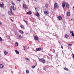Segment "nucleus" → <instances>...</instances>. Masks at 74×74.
Returning <instances> with one entry per match:
<instances>
[{
    "label": "nucleus",
    "mask_w": 74,
    "mask_h": 74,
    "mask_svg": "<svg viewBox=\"0 0 74 74\" xmlns=\"http://www.w3.org/2000/svg\"><path fill=\"white\" fill-rule=\"evenodd\" d=\"M39 60L40 62L42 63L43 64L45 63L46 61L44 58L39 59Z\"/></svg>",
    "instance_id": "f257e3e1"
},
{
    "label": "nucleus",
    "mask_w": 74,
    "mask_h": 74,
    "mask_svg": "<svg viewBox=\"0 0 74 74\" xmlns=\"http://www.w3.org/2000/svg\"><path fill=\"white\" fill-rule=\"evenodd\" d=\"M59 7V5H58V3H55L54 8V9H55V8H58Z\"/></svg>",
    "instance_id": "f03ea898"
},
{
    "label": "nucleus",
    "mask_w": 74,
    "mask_h": 74,
    "mask_svg": "<svg viewBox=\"0 0 74 74\" xmlns=\"http://www.w3.org/2000/svg\"><path fill=\"white\" fill-rule=\"evenodd\" d=\"M12 10H14V11H15L16 10V8L14 6H12L11 8H10V11H12Z\"/></svg>",
    "instance_id": "7ed1b4c3"
},
{
    "label": "nucleus",
    "mask_w": 74,
    "mask_h": 74,
    "mask_svg": "<svg viewBox=\"0 0 74 74\" xmlns=\"http://www.w3.org/2000/svg\"><path fill=\"white\" fill-rule=\"evenodd\" d=\"M65 2L63 1L62 4V7L64 8V7H65Z\"/></svg>",
    "instance_id": "20e7f679"
},
{
    "label": "nucleus",
    "mask_w": 74,
    "mask_h": 74,
    "mask_svg": "<svg viewBox=\"0 0 74 74\" xmlns=\"http://www.w3.org/2000/svg\"><path fill=\"white\" fill-rule=\"evenodd\" d=\"M8 14L10 15H12V10H10V12H8Z\"/></svg>",
    "instance_id": "39448f33"
},
{
    "label": "nucleus",
    "mask_w": 74,
    "mask_h": 74,
    "mask_svg": "<svg viewBox=\"0 0 74 74\" xmlns=\"http://www.w3.org/2000/svg\"><path fill=\"white\" fill-rule=\"evenodd\" d=\"M34 39L35 40H36V41H37V40H38V37L36 36H34Z\"/></svg>",
    "instance_id": "423d86ee"
},
{
    "label": "nucleus",
    "mask_w": 74,
    "mask_h": 74,
    "mask_svg": "<svg viewBox=\"0 0 74 74\" xmlns=\"http://www.w3.org/2000/svg\"><path fill=\"white\" fill-rule=\"evenodd\" d=\"M57 18L58 19H59V20H62V17L61 16H60L58 17Z\"/></svg>",
    "instance_id": "0eeeda50"
},
{
    "label": "nucleus",
    "mask_w": 74,
    "mask_h": 74,
    "mask_svg": "<svg viewBox=\"0 0 74 74\" xmlns=\"http://www.w3.org/2000/svg\"><path fill=\"white\" fill-rule=\"evenodd\" d=\"M36 50V51H41V49L40 48H37Z\"/></svg>",
    "instance_id": "6e6552de"
},
{
    "label": "nucleus",
    "mask_w": 74,
    "mask_h": 74,
    "mask_svg": "<svg viewBox=\"0 0 74 74\" xmlns=\"http://www.w3.org/2000/svg\"><path fill=\"white\" fill-rule=\"evenodd\" d=\"M4 4H3V3H2V4H0V7L1 8H4Z\"/></svg>",
    "instance_id": "1a4fd4ad"
},
{
    "label": "nucleus",
    "mask_w": 74,
    "mask_h": 74,
    "mask_svg": "<svg viewBox=\"0 0 74 74\" xmlns=\"http://www.w3.org/2000/svg\"><path fill=\"white\" fill-rule=\"evenodd\" d=\"M27 14H29V15H31L32 14V12L30 11H29L27 12Z\"/></svg>",
    "instance_id": "9d476101"
},
{
    "label": "nucleus",
    "mask_w": 74,
    "mask_h": 74,
    "mask_svg": "<svg viewBox=\"0 0 74 74\" xmlns=\"http://www.w3.org/2000/svg\"><path fill=\"white\" fill-rule=\"evenodd\" d=\"M35 10L36 11H38L40 10V8L38 7L35 8Z\"/></svg>",
    "instance_id": "9b49d317"
},
{
    "label": "nucleus",
    "mask_w": 74,
    "mask_h": 74,
    "mask_svg": "<svg viewBox=\"0 0 74 74\" xmlns=\"http://www.w3.org/2000/svg\"><path fill=\"white\" fill-rule=\"evenodd\" d=\"M66 16H70V12H69L66 13Z\"/></svg>",
    "instance_id": "f8f14e48"
},
{
    "label": "nucleus",
    "mask_w": 74,
    "mask_h": 74,
    "mask_svg": "<svg viewBox=\"0 0 74 74\" xmlns=\"http://www.w3.org/2000/svg\"><path fill=\"white\" fill-rule=\"evenodd\" d=\"M44 13L46 15H47V14H49V12H48V11H45L44 12Z\"/></svg>",
    "instance_id": "ddd939ff"
},
{
    "label": "nucleus",
    "mask_w": 74,
    "mask_h": 74,
    "mask_svg": "<svg viewBox=\"0 0 74 74\" xmlns=\"http://www.w3.org/2000/svg\"><path fill=\"white\" fill-rule=\"evenodd\" d=\"M35 15L37 17H39L40 16V15H39V13L38 12L35 14Z\"/></svg>",
    "instance_id": "4468645a"
},
{
    "label": "nucleus",
    "mask_w": 74,
    "mask_h": 74,
    "mask_svg": "<svg viewBox=\"0 0 74 74\" xmlns=\"http://www.w3.org/2000/svg\"><path fill=\"white\" fill-rule=\"evenodd\" d=\"M3 67H4V66L1 64H0V69H2Z\"/></svg>",
    "instance_id": "2eb2a0df"
},
{
    "label": "nucleus",
    "mask_w": 74,
    "mask_h": 74,
    "mask_svg": "<svg viewBox=\"0 0 74 74\" xmlns=\"http://www.w3.org/2000/svg\"><path fill=\"white\" fill-rule=\"evenodd\" d=\"M69 6H70V5L69 4L67 3H66V7L67 8H69Z\"/></svg>",
    "instance_id": "dca6fc26"
},
{
    "label": "nucleus",
    "mask_w": 74,
    "mask_h": 74,
    "mask_svg": "<svg viewBox=\"0 0 74 74\" xmlns=\"http://www.w3.org/2000/svg\"><path fill=\"white\" fill-rule=\"evenodd\" d=\"M15 52L16 53V54H19V51L16 50H15Z\"/></svg>",
    "instance_id": "f3484780"
},
{
    "label": "nucleus",
    "mask_w": 74,
    "mask_h": 74,
    "mask_svg": "<svg viewBox=\"0 0 74 74\" xmlns=\"http://www.w3.org/2000/svg\"><path fill=\"white\" fill-rule=\"evenodd\" d=\"M19 32L20 33H21V34H23V31L19 30Z\"/></svg>",
    "instance_id": "a211bd4d"
},
{
    "label": "nucleus",
    "mask_w": 74,
    "mask_h": 74,
    "mask_svg": "<svg viewBox=\"0 0 74 74\" xmlns=\"http://www.w3.org/2000/svg\"><path fill=\"white\" fill-rule=\"evenodd\" d=\"M4 54L6 55L8 54V52H7L6 51H4Z\"/></svg>",
    "instance_id": "6ab92c4d"
},
{
    "label": "nucleus",
    "mask_w": 74,
    "mask_h": 74,
    "mask_svg": "<svg viewBox=\"0 0 74 74\" xmlns=\"http://www.w3.org/2000/svg\"><path fill=\"white\" fill-rule=\"evenodd\" d=\"M20 27H21V29H25V27H24V26L22 25H21L20 26Z\"/></svg>",
    "instance_id": "aec40b11"
},
{
    "label": "nucleus",
    "mask_w": 74,
    "mask_h": 74,
    "mask_svg": "<svg viewBox=\"0 0 74 74\" xmlns=\"http://www.w3.org/2000/svg\"><path fill=\"white\" fill-rule=\"evenodd\" d=\"M45 7L46 8H48V5L47 4H45Z\"/></svg>",
    "instance_id": "412c9836"
},
{
    "label": "nucleus",
    "mask_w": 74,
    "mask_h": 74,
    "mask_svg": "<svg viewBox=\"0 0 74 74\" xmlns=\"http://www.w3.org/2000/svg\"><path fill=\"white\" fill-rule=\"evenodd\" d=\"M65 37L66 38H68V37H69V36L68 35L66 34L65 35Z\"/></svg>",
    "instance_id": "4be33fe9"
},
{
    "label": "nucleus",
    "mask_w": 74,
    "mask_h": 74,
    "mask_svg": "<svg viewBox=\"0 0 74 74\" xmlns=\"http://www.w3.org/2000/svg\"><path fill=\"white\" fill-rule=\"evenodd\" d=\"M23 8H27V7H26V5L24 4H23Z\"/></svg>",
    "instance_id": "5701e85b"
},
{
    "label": "nucleus",
    "mask_w": 74,
    "mask_h": 74,
    "mask_svg": "<svg viewBox=\"0 0 74 74\" xmlns=\"http://www.w3.org/2000/svg\"><path fill=\"white\" fill-rule=\"evenodd\" d=\"M15 45L16 47H18V43L17 42H16Z\"/></svg>",
    "instance_id": "b1692460"
},
{
    "label": "nucleus",
    "mask_w": 74,
    "mask_h": 74,
    "mask_svg": "<svg viewBox=\"0 0 74 74\" xmlns=\"http://www.w3.org/2000/svg\"><path fill=\"white\" fill-rule=\"evenodd\" d=\"M64 70H66V71H68V70H69V69H67L66 67L64 68Z\"/></svg>",
    "instance_id": "393cba45"
},
{
    "label": "nucleus",
    "mask_w": 74,
    "mask_h": 74,
    "mask_svg": "<svg viewBox=\"0 0 74 74\" xmlns=\"http://www.w3.org/2000/svg\"><path fill=\"white\" fill-rule=\"evenodd\" d=\"M18 37L19 38H22V36L21 35H19L18 36Z\"/></svg>",
    "instance_id": "a878e982"
},
{
    "label": "nucleus",
    "mask_w": 74,
    "mask_h": 74,
    "mask_svg": "<svg viewBox=\"0 0 74 74\" xmlns=\"http://www.w3.org/2000/svg\"><path fill=\"white\" fill-rule=\"evenodd\" d=\"M3 41V39H2V38L1 37H0V41Z\"/></svg>",
    "instance_id": "bb28decb"
},
{
    "label": "nucleus",
    "mask_w": 74,
    "mask_h": 74,
    "mask_svg": "<svg viewBox=\"0 0 74 74\" xmlns=\"http://www.w3.org/2000/svg\"><path fill=\"white\" fill-rule=\"evenodd\" d=\"M26 73L27 74H28V73H29V71L27 70H26Z\"/></svg>",
    "instance_id": "cd10ccee"
},
{
    "label": "nucleus",
    "mask_w": 74,
    "mask_h": 74,
    "mask_svg": "<svg viewBox=\"0 0 74 74\" xmlns=\"http://www.w3.org/2000/svg\"><path fill=\"white\" fill-rule=\"evenodd\" d=\"M53 52V53H55V49H53L52 51Z\"/></svg>",
    "instance_id": "c85d7f7f"
},
{
    "label": "nucleus",
    "mask_w": 74,
    "mask_h": 74,
    "mask_svg": "<svg viewBox=\"0 0 74 74\" xmlns=\"http://www.w3.org/2000/svg\"><path fill=\"white\" fill-rule=\"evenodd\" d=\"M36 66H32V69H33V68H34H34H35V67H36Z\"/></svg>",
    "instance_id": "c756f323"
},
{
    "label": "nucleus",
    "mask_w": 74,
    "mask_h": 74,
    "mask_svg": "<svg viewBox=\"0 0 74 74\" xmlns=\"http://www.w3.org/2000/svg\"><path fill=\"white\" fill-rule=\"evenodd\" d=\"M72 57L73 58V59H74V54H72Z\"/></svg>",
    "instance_id": "7c9ffc66"
},
{
    "label": "nucleus",
    "mask_w": 74,
    "mask_h": 74,
    "mask_svg": "<svg viewBox=\"0 0 74 74\" xmlns=\"http://www.w3.org/2000/svg\"><path fill=\"white\" fill-rule=\"evenodd\" d=\"M11 4H12L13 5H15V4L14 3L12 2H11Z\"/></svg>",
    "instance_id": "2f4dec72"
},
{
    "label": "nucleus",
    "mask_w": 74,
    "mask_h": 74,
    "mask_svg": "<svg viewBox=\"0 0 74 74\" xmlns=\"http://www.w3.org/2000/svg\"><path fill=\"white\" fill-rule=\"evenodd\" d=\"M68 45L69 46H70H70H71V45H72V44H68Z\"/></svg>",
    "instance_id": "473e14b6"
},
{
    "label": "nucleus",
    "mask_w": 74,
    "mask_h": 74,
    "mask_svg": "<svg viewBox=\"0 0 74 74\" xmlns=\"http://www.w3.org/2000/svg\"><path fill=\"white\" fill-rule=\"evenodd\" d=\"M23 21H24L27 24V21H25V20H23Z\"/></svg>",
    "instance_id": "72a5a7b5"
},
{
    "label": "nucleus",
    "mask_w": 74,
    "mask_h": 74,
    "mask_svg": "<svg viewBox=\"0 0 74 74\" xmlns=\"http://www.w3.org/2000/svg\"><path fill=\"white\" fill-rule=\"evenodd\" d=\"M25 59H26V60H29V58H25Z\"/></svg>",
    "instance_id": "f704fd0d"
},
{
    "label": "nucleus",
    "mask_w": 74,
    "mask_h": 74,
    "mask_svg": "<svg viewBox=\"0 0 74 74\" xmlns=\"http://www.w3.org/2000/svg\"><path fill=\"white\" fill-rule=\"evenodd\" d=\"M72 37H73V36H74V33H73L72 34Z\"/></svg>",
    "instance_id": "c9c22d12"
},
{
    "label": "nucleus",
    "mask_w": 74,
    "mask_h": 74,
    "mask_svg": "<svg viewBox=\"0 0 74 74\" xmlns=\"http://www.w3.org/2000/svg\"><path fill=\"white\" fill-rule=\"evenodd\" d=\"M23 48H24V50H25V47L24 46H23Z\"/></svg>",
    "instance_id": "e433bc0d"
},
{
    "label": "nucleus",
    "mask_w": 74,
    "mask_h": 74,
    "mask_svg": "<svg viewBox=\"0 0 74 74\" xmlns=\"http://www.w3.org/2000/svg\"><path fill=\"white\" fill-rule=\"evenodd\" d=\"M70 33H72V34H73V31L70 32Z\"/></svg>",
    "instance_id": "4c0bfd02"
},
{
    "label": "nucleus",
    "mask_w": 74,
    "mask_h": 74,
    "mask_svg": "<svg viewBox=\"0 0 74 74\" xmlns=\"http://www.w3.org/2000/svg\"><path fill=\"white\" fill-rule=\"evenodd\" d=\"M61 48H62V49H63V46L61 45Z\"/></svg>",
    "instance_id": "58836bf2"
},
{
    "label": "nucleus",
    "mask_w": 74,
    "mask_h": 74,
    "mask_svg": "<svg viewBox=\"0 0 74 74\" xmlns=\"http://www.w3.org/2000/svg\"><path fill=\"white\" fill-rule=\"evenodd\" d=\"M11 19V21H12V22H13V21L12 20V19Z\"/></svg>",
    "instance_id": "ea45409f"
},
{
    "label": "nucleus",
    "mask_w": 74,
    "mask_h": 74,
    "mask_svg": "<svg viewBox=\"0 0 74 74\" xmlns=\"http://www.w3.org/2000/svg\"><path fill=\"white\" fill-rule=\"evenodd\" d=\"M17 1H21V0H17Z\"/></svg>",
    "instance_id": "a19ab883"
},
{
    "label": "nucleus",
    "mask_w": 74,
    "mask_h": 74,
    "mask_svg": "<svg viewBox=\"0 0 74 74\" xmlns=\"http://www.w3.org/2000/svg\"><path fill=\"white\" fill-rule=\"evenodd\" d=\"M1 22H0V25H1Z\"/></svg>",
    "instance_id": "79ce46f5"
},
{
    "label": "nucleus",
    "mask_w": 74,
    "mask_h": 74,
    "mask_svg": "<svg viewBox=\"0 0 74 74\" xmlns=\"http://www.w3.org/2000/svg\"><path fill=\"white\" fill-rule=\"evenodd\" d=\"M50 2H51V1H49V2L50 3Z\"/></svg>",
    "instance_id": "37998d69"
},
{
    "label": "nucleus",
    "mask_w": 74,
    "mask_h": 74,
    "mask_svg": "<svg viewBox=\"0 0 74 74\" xmlns=\"http://www.w3.org/2000/svg\"><path fill=\"white\" fill-rule=\"evenodd\" d=\"M73 9H74V6L73 7Z\"/></svg>",
    "instance_id": "c03bdc74"
},
{
    "label": "nucleus",
    "mask_w": 74,
    "mask_h": 74,
    "mask_svg": "<svg viewBox=\"0 0 74 74\" xmlns=\"http://www.w3.org/2000/svg\"><path fill=\"white\" fill-rule=\"evenodd\" d=\"M0 57H1V56H0Z\"/></svg>",
    "instance_id": "a18cd8bd"
},
{
    "label": "nucleus",
    "mask_w": 74,
    "mask_h": 74,
    "mask_svg": "<svg viewBox=\"0 0 74 74\" xmlns=\"http://www.w3.org/2000/svg\"><path fill=\"white\" fill-rule=\"evenodd\" d=\"M12 73H13V72H12Z\"/></svg>",
    "instance_id": "49530a36"
},
{
    "label": "nucleus",
    "mask_w": 74,
    "mask_h": 74,
    "mask_svg": "<svg viewBox=\"0 0 74 74\" xmlns=\"http://www.w3.org/2000/svg\"><path fill=\"white\" fill-rule=\"evenodd\" d=\"M12 73H13V72H12Z\"/></svg>",
    "instance_id": "de8ad7c7"
}]
</instances>
